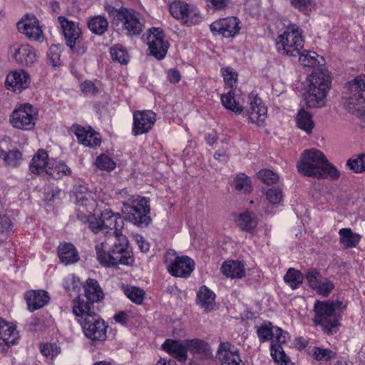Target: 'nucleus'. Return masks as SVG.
Segmentation results:
<instances>
[{"instance_id":"obj_1","label":"nucleus","mask_w":365,"mask_h":365,"mask_svg":"<svg viewBox=\"0 0 365 365\" xmlns=\"http://www.w3.org/2000/svg\"><path fill=\"white\" fill-rule=\"evenodd\" d=\"M103 232L109 234L104 242L96 245V257L99 263L107 267L118 264L132 265L134 259L126 237L121 233L124 222L119 213L105 209L101 214Z\"/></svg>"},{"instance_id":"obj_2","label":"nucleus","mask_w":365,"mask_h":365,"mask_svg":"<svg viewBox=\"0 0 365 365\" xmlns=\"http://www.w3.org/2000/svg\"><path fill=\"white\" fill-rule=\"evenodd\" d=\"M298 171L312 178L337 179L339 171L329 163L326 156L319 150H305L297 164Z\"/></svg>"},{"instance_id":"obj_3","label":"nucleus","mask_w":365,"mask_h":365,"mask_svg":"<svg viewBox=\"0 0 365 365\" xmlns=\"http://www.w3.org/2000/svg\"><path fill=\"white\" fill-rule=\"evenodd\" d=\"M331 76L329 71L317 69L307 80L304 100L309 108H320L325 105V99L330 88Z\"/></svg>"},{"instance_id":"obj_4","label":"nucleus","mask_w":365,"mask_h":365,"mask_svg":"<svg viewBox=\"0 0 365 365\" xmlns=\"http://www.w3.org/2000/svg\"><path fill=\"white\" fill-rule=\"evenodd\" d=\"M83 302H78L73 307V312L81 325L84 334L91 340L104 341L106 339L107 326L97 314L96 310L88 309Z\"/></svg>"},{"instance_id":"obj_5","label":"nucleus","mask_w":365,"mask_h":365,"mask_svg":"<svg viewBox=\"0 0 365 365\" xmlns=\"http://www.w3.org/2000/svg\"><path fill=\"white\" fill-rule=\"evenodd\" d=\"M342 305L343 303L340 301H315L313 307V322L315 325L320 326L329 334L336 333L340 320L337 309L341 308Z\"/></svg>"},{"instance_id":"obj_6","label":"nucleus","mask_w":365,"mask_h":365,"mask_svg":"<svg viewBox=\"0 0 365 365\" xmlns=\"http://www.w3.org/2000/svg\"><path fill=\"white\" fill-rule=\"evenodd\" d=\"M105 10L108 14L113 25H121L130 36L138 35L144 26V19L133 9L121 7L116 9L110 5L105 6Z\"/></svg>"},{"instance_id":"obj_7","label":"nucleus","mask_w":365,"mask_h":365,"mask_svg":"<svg viewBox=\"0 0 365 365\" xmlns=\"http://www.w3.org/2000/svg\"><path fill=\"white\" fill-rule=\"evenodd\" d=\"M128 201L123 202L125 219L138 226H147L150 218V200L148 197L128 195Z\"/></svg>"},{"instance_id":"obj_8","label":"nucleus","mask_w":365,"mask_h":365,"mask_svg":"<svg viewBox=\"0 0 365 365\" xmlns=\"http://www.w3.org/2000/svg\"><path fill=\"white\" fill-rule=\"evenodd\" d=\"M279 53L288 56H298L304 46V39L299 28L295 24L288 26L276 38Z\"/></svg>"},{"instance_id":"obj_9","label":"nucleus","mask_w":365,"mask_h":365,"mask_svg":"<svg viewBox=\"0 0 365 365\" xmlns=\"http://www.w3.org/2000/svg\"><path fill=\"white\" fill-rule=\"evenodd\" d=\"M58 21L61 26L66 45L77 55L85 53L87 48L81 37L78 24L61 16L58 17Z\"/></svg>"},{"instance_id":"obj_10","label":"nucleus","mask_w":365,"mask_h":365,"mask_svg":"<svg viewBox=\"0 0 365 365\" xmlns=\"http://www.w3.org/2000/svg\"><path fill=\"white\" fill-rule=\"evenodd\" d=\"M170 12L173 18L187 26L197 24L201 21L199 10L193 5L175 1L170 4Z\"/></svg>"},{"instance_id":"obj_11","label":"nucleus","mask_w":365,"mask_h":365,"mask_svg":"<svg viewBox=\"0 0 365 365\" xmlns=\"http://www.w3.org/2000/svg\"><path fill=\"white\" fill-rule=\"evenodd\" d=\"M36 120V108L27 103L21 105L12 112L10 116V122L13 127L24 130H32Z\"/></svg>"},{"instance_id":"obj_12","label":"nucleus","mask_w":365,"mask_h":365,"mask_svg":"<svg viewBox=\"0 0 365 365\" xmlns=\"http://www.w3.org/2000/svg\"><path fill=\"white\" fill-rule=\"evenodd\" d=\"M350 96L346 106L351 113H362L365 111V82L357 77L349 83Z\"/></svg>"},{"instance_id":"obj_13","label":"nucleus","mask_w":365,"mask_h":365,"mask_svg":"<svg viewBox=\"0 0 365 365\" xmlns=\"http://www.w3.org/2000/svg\"><path fill=\"white\" fill-rule=\"evenodd\" d=\"M133 116L132 133L135 136L148 133L156 121V115L151 110H136Z\"/></svg>"},{"instance_id":"obj_14","label":"nucleus","mask_w":365,"mask_h":365,"mask_svg":"<svg viewBox=\"0 0 365 365\" xmlns=\"http://www.w3.org/2000/svg\"><path fill=\"white\" fill-rule=\"evenodd\" d=\"M85 297L78 296L73 300V307H75L77 302H83L88 309L95 310L94 303L100 302L103 298V292L98 282L93 279H88L84 285Z\"/></svg>"},{"instance_id":"obj_15","label":"nucleus","mask_w":365,"mask_h":365,"mask_svg":"<svg viewBox=\"0 0 365 365\" xmlns=\"http://www.w3.org/2000/svg\"><path fill=\"white\" fill-rule=\"evenodd\" d=\"M240 21L235 16L227 17L214 21L210 26L213 34H219L225 38L237 35L241 29Z\"/></svg>"},{"instance_id":"obj_16","label":"nucleus","mask_w":365,"mask_h":365,"mask_svg":"<svg viewBox=\"0 0 365 365\" xmlns=\"http://www.w3.org/2000/svg\"><path fill=\"white\" fill-rule=\"evenodd\" d=\"M147 43L150 53L158 59H163L168 51V44L164 41V34L158 28L149 30Z\"/></svg>"},{"instance_id":"obj_17","label":"nucleus","mask_w":365,"mask_h":365,"mask_svg":"<svg viewBox=\"0 0 365 365\" xmlns=\"http://www.w3.org/2000/svg\"><path fill=\"white\" fill-rule=\"evenodd\" d=\"M20 33L24 34L28 38L41 41L43 39V31L39 25L38 19L33 14H27L17 24Z\"/></svg>"},{"instance_id":"obj_18","label":"nucleus","mask_w":365,"mask_h":365,"mask_svg":"<svg viewBox=\"0 0 365 365\" xmlns=\"http://www.w3.org/2000/svg\"><path fill=\"white\" fill-rule=\"evenodd\" d=\"M167 262V268L169 273L174 277H187L195 269V263L192 259L187 256L176 257L170 262Z\"/></svg>"},{"instance_id":"obj_19","label":"nucleus","mask_w":365,"mask_h":365,"mask_svg":"<svg viewBox=\"0 0 365 365\" xmlns=\"http://www.w3.org/2000/svg\"><path fill=\"white\" fill-rule=\"evenodd\" d=\"M10 52L21 66H31L37 60L35 49L28 44L14 43L10 47Z\"/></svg>"},{"instance_id":"obj_20","label":"nucleus","mask_w":365,"mask_h":365,"mask_svg":"<svg viewBox=\"0 0 365 365\" xmlns=\"http://www.w3.org/2000/svg\"><path fill=\"white\" fill-rule=\"evenodd\" d=\"M217 358L221 365H244L239 350L230 342H221L217 348Z\"/></svg>"},{"instance_id":"obj_21","label":"nucleus","mask_w":365,"mask_h":365,"mask_svg":"<svg viewBox=\"0 0 365 365\" xmlns=\"http://www.w3.org/2000/svg\"><path fill=\"white\" fill-rule=\"evenodd\" d=\"M249 107L247 115L249 120L257 125H262L267 118V108L262 100L254 93H250L248 97Z\"/></svg>"},{"instance_id":"obj_22","label":"nucleus","mask_w":365,"mask_h":365,"mask_svg":"<svg viewBox=\"0 0 365 365\" xmlns=\"http://www.w3.org/2000/svg\"><path fill=\"white\" fill-rule=\"evenodd\" d=\"M5 85L9 90L20 93L30 85V76L24 70L11 71L6 76Z\"/></svg>"},{"instance_id":"obj_23","label":"nucleus","mask_w":365,"mask_h":365,"mask_svg":"<svg viewBox=\"0 0 365 365\" xmlns=\"http://www.w3.org/2000/svg\"><path fill=\"white\" fill-rule=\"evenodd\" d=\"M72 129L79 143L92 148L100 146L101 143L100 135L91 128L86 129L81 125H73Z\"/></svg>"},{"instance_id":"obj_24","label":"nucleus","mask_w":365,"mask_h":365,"mask_svg":"<svg viewBox=\"0 0 365 365\" xmlns=\"http://www.w3.org/2000/svg\"><path fill=\"white\" fill-rule=\"evenodd\" d=\"M18 339V331L15 326L0 317V350L15 344Z\"/></svg>"},{"instance_id":"obj_25","label":"nucleus","mask_w":365,"mask_h":365,"mask_svg":"<svg viewBox=\"0 0 365 365\" xmlns=\"http://www.w3.org/2000/svg\"><path fill=\"white\" fill-rule=\"evenodd\" d=\"M162 348L170 355L181 361H185L187 359L188 349L186 341L181 342L168 339L162 344Z\"/></svg>"},{"instance_id":"obj_26","label":"nucleus","mask_w":365,"mask_h":365,"mask_svg":"<svg viewBox=\"0 0 365 365\" xmlns=\"http://www.w3.org/2000/svg\"><path fill=\"white\" fill-rule=\"evenodd\" d=\"M50 163L48 162V155L44 150H38L34 155L29 166L30 171L32 173L41 175L46 174Z\"/></svg>"},{"instance_id":"obj_27","label":"nucleus","mask_w":365,"mask_h":365,"mask_svg":"<svg viewBox=\"0 0 365 365\" xmlns=\"http://www.w3.org/2000/svg\"><path fill=\"white\" fill-rule=\"evenodd\" d=\"M29 309L31 312L43 307L49 300L48 293L43 290L30 291L26 294Z\"/></svg>"},{"instance_id":"obj_28","label":"nucleus","mask_w":365,"mask_h":365,"mask_svg":"<svg viewBox=\"0 0 365 365\" xmlns=\"http://www.w3.org/2000/svg\"><path fill=\"white\" fill-rule=\"evenodd\" d=\"M220 269L224 275L232 279H241L245 274L244 264L237 260H230L223 262Z\"/></svg>"},{"instance_id":"obj_29","label":"nucleus","mask_w":365,"mask_h":365,"mask_svg":"<svg viewBox=\"0 0 365 365\" xmlns=\"http://www.w3.org/2000/svg\"><path fill=\"white\" fill-rule=\"evenodd\" d=\"M215 294L206 286H202L197 293V304L205 312L213 309L215 304Z\"/></svg>"},{"instance_id":"obj_30","label":"nucleus","mask_w":365,"mask_h":365,"mask_svg":"<svg viewBox=\"0 0 365 365\" xmlns=\"http://www.w3.org/2000/svg\"><path fill=\"white\" fill-rule=\"evenodd\" d=\"M338 233L339 244L346 249L356 247L361 238V235L354 232L351 228H341Z\"/></svg>"},{"instance_id":"obj_31","label":"nucleus","mask_w":365,"mask_h":365,"mask_svg":"<svg viewBox=\"0 0 365 365\" xmlns=\"http://www.w3.org/2000/svg\"><path fill=\"white\" fill-rule=\"evenodd\" d=\"M58 254L61 262L65 264H73L79 259L78 251L71 243L61 245L58 248Z\"/></svg>"},{"instance_id":"obj_32","label":"nucleus","mask_w":365,"mask_h":365,"mask_svg":"<svg viewBox=\"0 0 365 365\" xmlns=\"http://www.w3.org/2000/svg\"><path fill=\"white\" fill-rule=\"evenodd\" d=\"M187 349L195 354L203 358H210L212 352L210 345L200 339L186 340Z\"/></svg>"},{"instance_id":"obj_33","label":"nucleus","mask_w":365,"mask_h":365,"mask_svg":"<svg viewBox=\"0 0 365 365\" xmlns=\"http://www.w3.org/2000/svg\"><path fill=\"white\" fill-rule=\"evenodd\" d=\"M88 27L94 34L102 35L108 28V21L101 15L94 16L88 21Z\"/></svg>"},{"instance_id":"obj_34","label":"nucleus","mask_w":365,"mask_h":365,"mask_svg":"<svg viewBox=\"0 0 365 365\" xmlns=\"http://www.w3.org/2000/svg\"><path fill=\"white\" fill-rule=\"evenodd\" d=\"M299 56V62L303 66H315L317 65H319L322 63L324 61V58L322 56H320L317 53L314 51H304L303 52L300 51V53L298 55Z\"/></svg>"},{"instance_id":"obj_35","label":"nucleus","mask_w":365,"mask_h":365,"mask_svg":"<svg viewBox=\"0 0 365 365\" xmlns=\"http://www.w3.org/2000/svg\"><path fill=\"white\" fill-rule=\"evenodd\" d=\"M221 101L225 108L236 114H240L243 110L242 106L235 99L232 89H230L227 93L221 95Z\"/></svg>"},{"instance_id":"obj_36","label":"nucleus","mask_w":365,"mask_h":365,"mask_svg":"<svg viewBox=\"0 0 365 365\" xmlns=\"http://www.w3.org/2000/svg\"><path fill=\"white\" fill-rule=\"evenodd\" d=\"M297 123L299 128L304 130L307 134L312 132L314 124L311 114L302 109L297 116Z\"/></svg>"},{"instance_id":"obj_37","label":"nucleus","mask_w":365,"mask_h":365,"mask_svg":"<svg viewBox=\"0 0 365 365\" xmlns=\"http://www.w3.org/2000/svg\"><path fill=\"white\" fill-rule=\"evenodd\" d=\"M0 158L8 165L17 167L22 161V153L19 150H11L9 152L0 149Z\"/></svg>"},{"instance_id":"obj_38","label":"nucleus","mask_w":365,"mask_h":365,"mask_svg":"<svg viewBox=\"0 0 365 365\" xmlns=\"http://www.w3.org/2000/svg\"><path fill=\"white\" fill-rule=\"evenodd\" d=\"M123 293L133 303L136 304H141L145 297V292L143 289L135 287L126 285L123 287Z\"/></svg>"},{"instance_id":"obj_39","label":"nucleus","mask_w":365,"mask_h":365,"mask_svg":"<svg viewBox=\"0 0 365 365\" xmlns=\"http://www.w3.org/2000/svg\"><path fill=\"white\" fill-rule=\"evenodd\" d=\"M258 221L255 216L251 212L246 211L239 215L237 224L242 230L250 231L255 228Z\"/></svg>"},{"instance_id":"obj_40","label":"nucleus","mask_w":365,"mask_h":365,"mask_svg":"<svg viewBox=\"0 0 365 365\" xmlns=\"http://www.w3.org/2000/svg\"><path fill=\"white\" fill-rule=\"evenodd\" d=\"M71 169L63 162H57L52 167L48 168L46 174L54 179H60L63 176L71 175Z\"/></svg>"},{"instance_id":"obj_41","label":"nucleus","mask_w":365,"mask_h":365,"mask_svg":"<svg viewBox=\"0 0 365 365\" xmlns=\"http://www.w3.org/2000/svg\"><path fill=\"white\" fill-rule=\"evenodd\" d=\"M274 326L270 322H265L256 327V332L260 343H264L273 339Z\"/></svg>"},{"instance_id":"obj_42","label":"nucleus","mask_w":365,"mask_h":365,"mask_svg":"<svg viewBox=\"0 0 365 365\" xmlns=\"http://www.w3.org/2000/svg\"><path fill=\"white\" fill-rule=\"evenodd\" d=\"M303 274L293 268H289L284 277V280L292 289L298 288L303 282Z\"/></svg>"},{"instance_id":"obj_43","label":"nucleus","mask_w":365,"mask_h":365,"mask_svg":"<svg viewBox=\"0 0 365 365\" xmlns=\"http://www.w3.org/2000/svg\"><path fill=\"white\" fill-rule=\"evenodd\" d=\"M111 58L113 61L121 64H127L129 56L125 48L120 44H116L110 48Z\"/></svg>"},{"instance_id":"obj_44","label":"nucleus","mask_w":365,"mask_h":365,"mask_svg":"<svg viewBox=\"0 0 365 365\" xmlns=\"http://www.w3.org/2000/svg\"><path fill=\"white\" fill-rule=\"evenodd\" d=\"M312 356L317 361H328L336 357V352L330 349H322L320 347H313L311 351Z\"/></svg>"},{"instance_id":"obj_45","label":"nucleus","mask_w":365,"mask_h":365,"mask_svg":"<svg viewBox=\"0 0 365 365\" xmlns=\"http://www.w3.org/2000/svg\"><path fill=\"white\" fill-rule=\"evenodd\" d=\"M270 351L274 360L281 362V365H287L289 363L280 344H275L274 341H271Z\"/></svg>"},{"instance_id":"obj_46","label":"nucleus","mask_w":365,"mask_h":365,"mask_svg":"<svg viewBox=\"0 0 365 365\" xmlns=\"http://www.w3.org/2000/svg\"><path fill=\"white\" fill-rule=\"evenodd\" d=\"M257 176L264 184L267 185L275 184L279 179L277 173L269 169L259 170L257 173Z\"/></svg>"},{"instance_id":"obj_47","label":"nucleus","mask_w":365,"mask_h":365,"mask_svg":"<svg viewBox=\"0 0 365 365\" xmlns=\"http://www.w3.org/2000/svg\"><path fill=\"white\" fill-rule=\"evenodd\" d=\"M96 166L103 170H112L115 168V163L108 155L102 154L96 160Z\"/></svg>"},{"instance_id":"obj_48","label":"nucleus","mask_w":365,"mask_h":365,"mask_svg":"<svg viewBox=\"0 0 365 365\" xmlns=\"http://www.w3.org/2000/svg\"><path fill=\"white\" fill-rule=\"evenodd\" d=\"M235 188L244 192H250L251 190V180L244 174H240L235 179Z\"/></svg>"},{"instance_id":"obj_49","label":"nucleus","mask_w":365,"mask_h":365,"mask_svg":"<svg viewBox=\"0 0 365 365\" xmlns=\"http://www.w3.org/2000/svg\"><path fill=\"white\" fill-rule=\"evenodd\" d=\"M347 166L355 173H361L365 170V154L356 158H350L347 160Z\"/></svg>"},{"instance_id":"obj_50","label":"nucleus","mask_w":365,"mask_h":365,"mask_svg":"<svg viewBox=\"0 0 365 365\" xmlns=\"http://www.w3.org/2000/svg\"><path fill=\"white\" fill-rule=\"evenodd\" d=\"M334 284L330 280L323 278L319 282L318 286L314 290L320 295L323 297H328L331 292L334 289Z\"/></svg>"},{"instance_id":"obj_51","label":"nucleus","mask_w":365,"mask_h":365,"mask_svg":"<svg viewBox=\"0 0 365 365\" xmlns=\"http://www.w3.org/2000/svg\"><path fill=\"white\" fill-rule=\"evenodd\" d=\"M61 47L57 45H51L48 51L49 62L56 67L61 64Z\"/></svg>"},{"instance_id":"obj_52","label":"nucleus","mask_w":365,"mask_h":365,"mask_svg":"<svg viewBox=\"0 0 365 365\" xmlns=\"http://www.w3.org/2000/svg\"><path fill=\"white\" fill-rule=\"evenodd\" d=\"M41 352L43 356L53 359L61 353V348L56 344H45L41 346Z\"/></svg>"},{"instance_id":"obj_53","label":"nucleus","mask_w":365,"mask_h":365,"mask_svg":"<svg viewBox=\"0 0 365 365\" xmlns=\"http://www.w3.org/2000/svg\"><path fill=\"white\" fill-rule=\"evenodd\" d=\"M224 81L231 89L237 82V73L230 68H224L221 70Z\"/></svg>"},{"instance_id":"obj_54","label":"nucleus","mask_w":365,"mask_h":365,"mask_svg":"<svg viewBox=\"0 0 365 365\" xmlns=\"http://www.w3.org/2000/svg\"><path fill=\"white\" fill-rule=\"evenodd\" d=\"M266 197L271 204H279L282 199V192L277 187L270 188L266 192Z\"/></svg>"},{"instance_id":"obj_55","label":"nucleus","mask_w":365,"mask_h":365,"mask_svg":"<svg viewBox=\"0 0 365 365\" xmlns=\"http://www.w3.org/2000/svg\"><path fill=\"white\" fill-rule=\"evenodd\" d=\"M307 279L309 286L314 289L318 286L319 282L323 279L320 273L316 269H309L306 274Z\"/></svg>"},{"instance_id":"obj_56","label":"nucleus","mask_w":365,"mask_h":365,"mask_svg":"<svg viewBox=\"0 0 365 365\" xmlns=\"http://www.w3.org/2000/svg\"><path fill=\"white\" fill-rule=\"evenodd\" d=\"M272 333L273 339H272V341H274L275 344L282 345L287 341L288 338V333L282 330L281 328L274 327V331Z\"/></svg>"},{"instance_id":"obj_57","label":"nucleus","mask_w":365,"mask_h":365,"mask_svg":"<svg viewBox=\"0 0 365 365\" xmlns=\"http://www.w3.org/2000/svg\"><path fill=\"white\" fill-rule=\"evenodd\" d=\"M79 284V279L73 275H68L63 280V287L68 292L74 291Z\"/></svg>"},{"instance_id":"obj_58","label":"nucleus","mask_w":365,"mask_h":365,"mask_svg":"<svg viewBox=\"0 0 365 365\" xmlns=\"http://www.w3.org/2000/svg\"><path fill=\"white\" fill-rule=\"evenodd\" d=\"M81 89L83 93L88 96H95L98 93V88L90 81H86L82 83L81 85Z\"/></svg>"},{"instance_id":"obj_59","label":"nucleus","mask_w":365,"mask_h":365,"mask_svg":"<svg viewBox=\"0 0 365 365\" xmlns=\"http://www.w3.org/2000/svg\"><path fill=\"white\" fill-rule=\"evenodd\" d=\"M88 227L94 233L103 232V223L101 216L98 219L92 217L88 219Z\"/></svg>"},{"instance_id":"obj_60","label":"nucleus","mask_w":365,"mask_h":365,"mask_svg":"<svg viewBox=\"0 0 365 365\" xmlns=\"http://www.w3.org/2000/svg\"><path fill=\"white\" fill-rule=\"evenodd\" d=\"M291 5L295 9L304 11L312 5V0H289Z\"/></svg>"},{"instance_id":"obj_61","label":"nucleus","mask_w":365,"mask_h":365,"mask_svg":"<svg viewBox=\"0 0 365 365\" xmlns=\"http://www.w3.org/2000/svg\"><path fill=\"white\" fill-rule=\"evenodd\" d=\"M210 3L212 8L215 10H221L225 9L229 4L230 0H205Z\"/></svg>"},{"instance_id":"obj_62","label":"nucleus","mask_w":365,"mask_h":365,"mask_svg":"<svg viewBox=\"0 0 365 365\" xmlns=\"http://www.w3.org/2000/svg\"><path fill=\"white\" fill-rule=\"evenodd\" d=\"M245 5L250 12L257 14L259 11V8L260 7L261 2L260 0H247Z\"/></svg>"},{"instance_id":"obj_63","label":"nucleus","mask_w":365,"mask_h":365,"mask_svg":"<svg viewBox=\"0 0 365 365\" xmlns=\"http://www.w3.org/2000/svg\"><path fill=\"white\" fill-rule=\"evenodd\" d=\"M136 242L138 245L139 248L143 252H147L150 249V245L148 242H146L144 238L138 235L135 237Z\"/></svg>"},{"instance_id":"obj_64","label":"nucleus","mask_w":365,"mask_h":365,"mask_svg":"<svg viewBox=\"0 0 365 365\" xmlns=\"http://www.w3.org/2000/svg\"><path fill=\"white\" fill-rule=\"evenodd\" d=\"M168 78L170 83H175L180 80V75L177 70L171 69L168 72Z\"/></svg>"}]
</instances>
